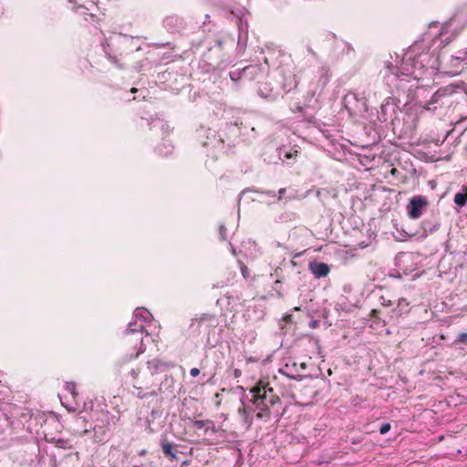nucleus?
<instances>
[{
    "mask_svg": "<svg viewBox=\"0 0 467 467\" xmlns=\"http://www.w3.org/2000/svg\"><path fill=\"white\" fill-rule=\"evenodd\" d=\"M158 361L148 362L147 369L132 368L123 378V383L128 388H133L132 394L139 399L156 397L161 390L157 388Z\"/></svg>",
    "mask_w": 467,
    "mask_h": 467,
    "instance_id": "f257e3e1",
    "label": "nucleus"
},
{
    "mask_svg": "<svg viewBox=\"0 0 467 467\" xmlns=\"http://www.w3.org/2000/svg\"><path fill=\"white\" fill-rule=\"evenodd\" d=\"M404 303H405L406 305H408V303L406 302V300L402 298V299H400V300L399 301V306L404 305Z\"/></svg>",
    "mask_w": 467,
    "mask_h": 467,
    "instance_id": "a878e982",
    "label": "nucleus"
},
{
    "mask_svg": "<svg viewBox=\"0 0 467 467\" xmlns=\"http://www.w3.org/2000/svg\"><path fill=\"white\" fill-rule=\"evenodd\" d=\"M396 171V168H393L391 172L394 173Z\"/></svg>",
    "mask_w": 467,
    "mask_h": 467,
    "instance_id": "72a5a7b5",
    "label": "nucleus"
},
{
    "mask_svg": "<svg viewBox=\"0 0 467 467\" xmlns=\"http://www.w3.org/2000/svg\"><path fill=\"white\" fill-rule=\"evenodd\" d=\"M259 68L257 67H246L243 69V76L245 77L247 76L248 74L252 73V72H255V71H258Z\"/></svg>",
    "mask_w": 467,
    "mask_h": 467,
    "instance_id": "dca6fc26",
    "label": "nucleus"
},
{
    "mask_svg": "<svg viewBox=\"0 0 467 467\" xmlns=\"http://www.w3.org/2000/svg\"><path fill=\"white\" fill-rule=\"evenodd\" d=\"M141 333H137L135 334V341H138L140 342V346L142 345V337H141Z\"/></svg>",
    "mask_w": 467,
    "mask_h": 467,
    "instance_id": "aec40b11",
    "label": "nucleus"
},
{
    "mask_svg": "<svg viewBox=\"0 0 467 467\" xmlns=\"http://www.w3.org/2000/svg\"><path fill=\"white\" fill-rule=\"evenodd\" d=\"M190 464V461H184L182 463V467H184V466H187Z\"/></svg>",
    "mask_w": 467,
    "mask_h": 467,
    "instance_id": "cd10ccee",
    "label": "nucleus"
},
{
    "mask_svg": "<svg viewBox=\"0 0 467 467\" xmlns=\"http://www.w3.org/2000/svg\"><path fill=\"white\" fill-rule=\"evenodd\" d=\"M11 405L5 402H0V430L8 428L10 420L8 413L10 412Z\"/></svg>",
    "mask_w": 467,
    "mask_h": 467,
    "instance_id": "6e6552de",
    "label": "nucleus"
},
{
    "mask_svg": "<svg viewBox=\"0 0 467 467\" xmlns=\"http://www.w3.org/2000/svg\"><path fill=\"white\" fill-rule=\"evenodd\" d=\"M240 270H241L242 275L245 279H247L250 275V271H249L248 267L242 262H240Z\"/></svg>",
    "mask_w": 467,
    "mask_h": 467,
    "instance_id": "2eb2a0df",
    "label": "nucleus"
},
{
    "mask_svg": "<svg viewBox=\"0 0 467 467\" xmlns=\"http://www.w3.org/2000/svg\"><path fill=\"white\" fill-rule=\"evenodd\" d=\"M238 413L242 417L244 423L247 425V427H251L253 424V416L247 410L244 402H242V406L238 408Z\"/></svg>",
    "mask_w": 467,
    "mask_h": 467,
    "instance_id": "9d476101",
    "label": "nucleus"
},
{
    "mask_svg": "<svg viewBox=\"0 0 467 467\" xmlns=\"http://www.w3.org/2000/svg\"><path fill=\"white\" fill-rule=\"evenodd\" d=\"M422 68L423 66L416 58L405 57L402 58L400 67H395L391 64H388L384 69L380 70L379 76L386 79L385 84L387 86H397L399 88V84L396 83L398 78L403 77L420 79Z\"/></svg>",
    "mask_w": 467,
    "mask_h": 467,
    "instance_id": "f03ea898",
    "label": "nucleus"
},
{
    "mask_svg": "<svg viewBox=\"0 0 467 467\" xmlns=\"http://www.w3.org/2000/svg\"><path fill=\"white\" fill-rule=\"evenodd\" d=\"M463 190L464 192H457L454 195V202L460 207H463L467 203V186Z\"/></svg>",
    "mask_w": 467,
    "mask_h": 467,
    "instance_id": "9b49d317",
    "label": "nucleus"
},
{
    "mask_svg": "<svg viewBox=\"0 0 467 467\" xmlns=\"http://www.w3.org/2000/svg\"><path fill=\"white\" fill-rule=\"evenodd\" d=\"M161 450L165 455L170 461H174L177 459V450L176 445L170 442L166 439L161 440Z\"/></svg>",
    "mask_w": 467,
    "mask_h": 467,
    "instance_id": "0eeeda50",
    "label": "nucleus"
},
{
    "mask_svg": "<svg viewBox=\"0 0 467 467\" xmlns=\"http://www.w3.org/2000/svg\"><path fill=\"white\" fill-rule=\"evenodd\" d=\"M192 425L197 430H204L205 433L208 432L209 430L214 431V423L211 420H194Z\"/></svg>",
    "mask_w": 467,
    "mask_h": 467,
    "instance_id": "1a4fd4ad",
    "label": "nucleus"
},
{
    "mask_svg": "<svg viewBox=\"0 0 467 467\" xmlns=\"http://www.w3.org/2000/svg\"><path fill=\"white\" fill-rule=\"evenodd\" d=\"M143 350L141 348L139 349V351L136 353L135 357H138L140 353H141Z\"/></svg>",
    "mask_w": 467,
    "mask_h": 467,
    "instance_id": "c85d7f7f",
    "label": "nucleus"
},
{
    "mask_svg": "<svg viewBox=\"0 0 467 467\" xmlns=\"http://www.w3.org/2000/svg\"><path fill=\"white\" fill-rule=\"evenodd\" d=\"M404 303H405L406 305H408V303L406 302V300L402 298V299H400V300L399 301V306L404 305Z\"/></svg>",
    "mask_w": 467,
    "mask_h": 467,
    "instance_id": "393cba45",
    "label": "nucleus"
},
{
    "mask_svg": "<svg viewBox=\"0 0 467 467\" xmlns=\"http://www.w3.org/2000/svg\"><path fill=\"white\" fill-rule=\"evenodd\" d=\"M298 152H299V151H298V150H297V149H294V150H292L285 151V152L284 153V156H285V159H287V160L295 159V158L297 156Z\"/></svg>",
    "mask_w": 467,
    "mask_h": 467,
    "instance_id": "4468645a",
    "label": "nucleus"
},
{
    "mask_svg": "<svg viewBox=\"0 0 467 467\" xmlns=\"http://www.w3.org/2000/svg\"><path fill=\"white\" fill-rule=\"evenodd\" d=\"M241 375V371L239 369L234 370V376L237 378Z\"/></svg>",
    "mask_w": 467,
    "mask_h": 467,
    "instance_id": "bb28decb",
    "label": "nucleus"
},
{
    "mask_svg": "<svg viewBox=\"0 0 467 467\" xmlns=\"http://www.w3.org/2000/svg\"><path fill=\"white\" fill-rule=\"evenodd\" d=\"M429 202L425 196L417 195L410 199L407 204V213L409 218L412 220L419 219L423 211L427 208Z\"/></svg>",
    "mask_w": 467,
    "mask_h": 467,
    "instance_id": "39448f33",
    "label": "nucleus"
},
{
    "mask_svg": "<svg viewBox=\"0 0 467 467\" xmlns=\"http://www.w3.org/2000/svg\"><path fill=\"white\" fill-rule=\"evenodd\" d=\"M379 310H377V309H373V310L371 311V313H370V316H371L372 317H375V318H376V317H378V314H379Z\"/></svg>",
    "mask_w": 467,
    "mask_h": 467,
    "instance_id": "5701e85b",
    "label": "nucleus"
},
{
    "mask_svg": "<svg viewBox=\"0 0 467 467\" xmlns=\"http://www.w3.org/2000/svg\"><path fill=\"white\" fill-rule=\"evenodd\" d=\"M220 405H221V401L219 400L216 402V406L219 407Z\"/></svg>",
    "mask_w": 467,
    "mask_h": 467,
    "instance_id": "473e14b6",
    "label": "nucleus"
},
{
    "mask_svg": "<svg viewBox=\"0 0 467 467\" xmlns=\"http://www.w3.org/2000/svg\"><path fill=\"white\" fill-rule=\"evenodd\" d=\"M200 374V369L197 368H192L191 370H190V375L192 377H197L198 375Z\"/></svg>",
    "mask_w": 467,
    "mask_h": 467,
    "instance_id": "6ab92c4d",
    "label": "nucleus"
},
{
    "mask_svg": "<svg viewBox=\"0 0 467 467\" xmlns=\"http://www.w3.org/2000/svg\"><path fill=\"white\" fill-rule=\"evenodd\" d=\"M301 367H302V368H306V364H305V363H302V364H301Z\"/></svg>",
    "mask_w": 467,
    "mask_h": 467,
    "instance_id": "2f4dec72",
    "label": "nucleus"
},
{
    "mask_svg": "<svg viewBox=\"0 0 467 467\" xmlns=\"http://www.w3.org/2000/svg\"><path fill=\"white\" fill-rule=\"evenodd\" d=\"M456 342L466 344L467 343V333L459 334L457 337Z\"/></svg>",
    "mask_w": 467,
    "mask_h": 467,
    "instance_id": "f3484780",
    "label": "nucleus"
},
{
    "mask_svg": "<svg viewBox=\"0 0 467 467\" xmlns=\"http://www.w3.org/2000/svg\"><path fill=\"white\" fill-rule=\"evenodd\" d=\"M66 389L73 396V398L76 397L77 391H76V385L73 382H67L65 385Z\"/></svg>",
    "mask_w": 467,
    "mask_h": 467,
    "instance_id": "ddd939ff",
    "label": "nucleus"
},
{
    "mask_svg": "<svg viewBox=\"0 0 467 467\" xmlns=\"http://www.w3.org/2000/svg\"><path fill=\"white\" fill-rule=\"evenodd\" d=\"M65 445H66V441H64V440H58L57 441V447L65 448L66 447Z\"/></svg>",
    "mask_w": 467,
    "mask_h": 467,
    "instance_id": "412c9836",
    "label": "nucleus"
},
{
    "mask_svg": "<svg viewBox=\"0 0 467 467\" xmlns=\"http://www.w3.org/2000/svg\"><path fill=\"white\" fill-rule=\"evenodd\" d=\"M252 402L258 410L256 418L260 420H268L270 418V408L280 402V398L275 392L270 384L264 380H259L254 388L251 389Z\"/></svg>",
    "mask_w": 467,
    "mask_h": 467,
    "instance_id": "7ed1b4c3",
    "label": "nucleus"
},
{
    "mask_svg": "<svg viewBox=\"0 0 467 467\" xmlns=\"http://www.w3.org/2000/svg\"><path fill=\"white\" fill-rule=\"evenodd\" d=\"M130 91L131 94H133V93L137 92L138 89L132 88V89H130Z\"/></svg>",
    "mask_w": 467,
    "mask_h": 467,
    "instance_id": "c756f323",
    "label": "nucleus"
},
{
    "mask_svg": "<svg viewBox=\"0 0 467 467\" xmlns=\"http://www.w3.org/2000/svg\"><path fill=\"white\" fill-rule=\"evenodd\" d=\"M381 299L383 300V302H382L383 306H391V301L390 300L385 301L383 296L381 297Z\"/></svg>",
    "mask_w": 467,
    "mask_h": 467,
    "instance_id": "b1692460",
    "label": "nucleus"
},
{
    "mask_svg": "<svg viewBox=\"0 0 467 467\" xmlns=\"http://www.w3.org/2000/svg\"><path fill=\"white\" fill-rule=\"evenodd\" d=\"M309 270L316 278H321L329 274L330 268L326 263H310Z\"/></svg>",
    "mask_w": 467,
    "mask_h": 467,
    "instance_id": "423d86ee",
    "label": "nucleus"
},
{
    "mask_svg": "<svg viewBox=\"0 0 467 467\" xmlns=\"http://www.w3.org/2000/svg\"><path fill=\"white\" fill-rule=\"evenodd\" d=\"M390 430V424L389 423H384L379 428L380 434H386Z\"/></svg>",
    "mask_w": 467,
    "mask_h": 467,
    "instance_id": "a211bd4d",
    "label": "nucleus"
},
{
    "mask_svg": "<svg viewBox=\"0 0 467 467\" xmlns=\"http://www.w3.org/2000/svg\"><path fill=\"white\" fill-rule=\"evenodd\" d=\"M451 62L454 68L448 70L447 73L451 75L459 74L462 70V67H461L462 59L460 57H452Z\"/></svg>",
    "mask_w": 467,
    "mask_h": 467,
    "instance_id": "f8f14e48",
    "label": "nucleus"
},
{
    "mask_svg": "<svg viewBox=\"0 0 467 467\" xmlns=\"http://www.w3.org/2000/svg\"><path fill=\"white\" fill-rule=\"evenodd\" d=\"M218 325L216 317L208 313L201 314L190 320L188 328L185 330L187 337H199L202 335V327L211 329L216 327Z\"/></svg>",
    "mask_w": 467,
    "mask_h": 467,
    "instance_id": "20e7f679",
    "label": "nucleus"
},
{
    "mask_svg": "<svg viewBox=\"0 0 467 467\" xmlns=\"http://www.w3.org/2000/svg\"><path fill=\"white\" fill-rule=\"evenodd\" d=\"M448 88H458V87L451 84V85L448 86Z\"/></svg>",
    "mask_w": 467,
    "mask_h": 467,
    "instance_id": "7c9ffc66",
    "label": "nucleus"
},
{
    "mask_svg": "<svg viewBox=\"0 0 467 467\" xmlns=\"http://www.w3.org/2000/svg\"><path fill=\"white\" fill-rule=\"evenodd\" d=\"M285 192V188H282L278 191V200H281L282 199V196L284 195V193Z\"/></svg>",
    "mask_w": 467,
    "mask_h": 467,
    "instance_id": "4be33fe9",
    "label": "nucleus"
}]
</instances>
